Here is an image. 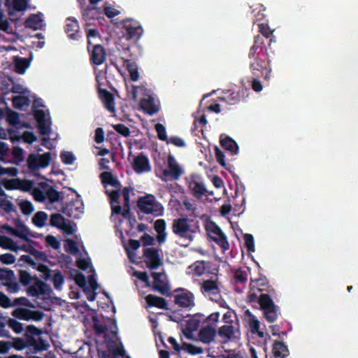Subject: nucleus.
<instances>
[{
	"instance_id": "57",
	"label": "nucleus",
	"mask_w": 358,
	"mask_h": 358,
	"mask_svg": "<svg viewBox=\"0 0 358 358\" xmlns=\"http://www.w3.org/2000/svg\"><path fill=\"white\" fill-rule=\"evenodd\" d=\"M62 162L65 164H73L76 160V157L71 152L63 151L60 154Z\"/></svg>"
},
{
	"instance_id": "36",
	"label": "nucleus",
	"mask_w": 358,
	"mask_h": 358,
	"mask_svg": "<svg viewBox=\"0 0 358 358\" xmlns=\"http://www.w3.org/2000/svg\"><path fill=\"white\" fill-rule=\"evenodd\" d=\"M100 178L104 185H110L115 187H120L121 186L120 181L113 176L111 172L104 171L101 173Z\"/></svg>"
},
{
	"instance_id": "43",
	"label": "nucleus",
	"mask_w": 358,
	"mask_h": 358,
	"mask_svg": "<svg viewBox=\"0 0 358 358\" xmlns=\"http://www.w3.org/2000/svg\"><path fill=\"white\" fill-rule=\"evenodd\" d=\"M47 220L48 214L44 211H38L32 217V222L36 227L42 228L45 225Z\"/></svg>"
},
{
	"instance_id": "30",
	"label": "nucleus",
	"mask_w": 358,
	"mask_h": 358,
	"mask_svg": "<svg viewBox=\"0 0 358 358\" xmlns=\"http://www.w3.org/2000/svg\"><path fill=\"white\" fill-rule=\"evenodd\" d=\"M121 59L123 62V66L129 73L130 79L132 81H137L139 78V73L136 62L130 59H124L123 57H121Z\"/></svg>"
},
{
	"instance_id": "4",
	"label": "nucleus",
	"mask_w": 358,
	"mask_h": 358,
	"mask_svg": "<svg viewBox=\"0 0 358 358\" xmlns=\"http://www.w3.org/2000/svg\"><path fill=\"white\" fill-rule=\"evenodd\" d=\"M137 206L145 214H151L155 217L162 216L164 208L152 194H147L139 197Z\"/></svg>"
},
{
	"instance_id": "31",
	"label": "nucleus",
	"mask_w": 358,
	"mask_h": 358,
	"mask_svg": "<svg viewBox=\"0 0 358 358\" xmlns=\"http://www.w3.org/2000/svg\"><path fill=\"white\" fill-rule=\"evenodd\" d=\"M131 191H133V188L130 187H125L122 189V193L124 199L122 216L124 218H128L130 215V192Z\"/></svg>"
},
{
	"instance_id": "59",
	"label": "nucleus",
	"mask_w": 358,
	"mask_h": 358,
	"mask_svg": "<svg viewBox=\"0 0 358 358\" xmlns=\"http://www.w3.org/2000/svg\"><path fill=\"white\" fill-rule=\"evenodd\" d=\"M245 245L249 252H255V241L254 237L250 234H245L243 236Z\"/></svg>"
},
{
	"instance_id": "51",
	"label": "nucleus",
	"mask_w": 358,
	"mask_h": 358,
	"mask_svg": "<svg viewBox=\"0 0 358 358\" xmlns=\"http://www.w3.org/2000/svg\"><path fill=\"white\" fill-rule=\"evenodd\" d=\"M19 178L2 179L0 181L1 187L3 186L7 190L17 189Z\"/></svg>"
},
{
	"instance_id": "35",
	"label": "nucleus",
	"mask_w": 358,
	"mask_h": 358,
	"mask_svg": "<svg viewBox=\"0 0 358 358\" xmlns=\"http://www.w3.org/2000/svg\"><path fill=\"white\" fill-rule=\"evenodd\" d=\"M101 14V10L95 6H88L83 12V18L85 21L99 19Z\"/></svg>"
},
{
	"instance_id": "38",
	"label": "nucleus",
	"mask_w": 358,
	"mask_h": 358,
	"mask_svg": "<svg viewBox=\"0 0 358 358\" xmlns=\"http://www.w3.org/2000/svg\"><path fill=\"white\" fill-rule=\"evenodd\" d=\"M204 315L201 313H196L191 316V317L187 321L186 327L192 330L196 331L201 322L203 320Z\"/></svg>"
},
{
	"instance_id": "26",
	"label": "nucleus",
	"mask_w": 358,
	"mask_h": 358,
	"mask_svg": "<svg viewBox=\"0 0 358 358\" xmlns=\"http://www.w3.org/2000/svg\"><path fill=\"white\" fill-rule=\"evenodd\" d=\"M145 299L150 307H157L164 310L169 309L166 301L162 297L150 294L145 297Z\"/></svg>"
},
{
	"instance_id": "7",
	"label": "nucleus",
	"mask_w": 358,
	"mask_h": 358,
	"mask_svg": "<svg viewBox=\"0 0 358 358\" xmlns=\"http://www.w3.org/2000/svg\"><path fill=\"white\" fill-rule=\"evenodd\" d=\"M50 162V152H45L43 155L31 153L27 157V165L29 172L34 173L40 169L48 167Z\"/></svg>"
},
{
	"instance_id": "11",
	"label": "nucleus",
	"mask_w": 358,
	"mask_h": 358,
	"mask_svg": "<svg viewBox=\"0 0 358 358\" xmlns=\"http://www.w3.org/2000/svg\"><path fill=\"white\" fill-rule=\"evenodd\" d=\"M127 39H138L143 34V29L140 23L134 20L127 19L123 22Z\"/></svg>"
},
{
	"instance_id": "15",
	"label": "nucleus",
	"mask_w": 358,
	"mask_h": 358,
	"mask_svg": "<svg viewBox=\"0 0 358 358\" xmlns=\"http://www.w3.org/2000/svg\"><path fill=\"white\" fill-rule=\"evenodd\" d=\"M11 315L17 319L29 321L34 320L36 321L41 320L43 317V313L41 311H34L25 308H17L13 310Z\"/></svg>"
},
{
	"instance_id": "53",
	"label": "nucleus",
	"mask_w": 358,
	"mask_h": 358,
	"mask_svg": "<svg viewBox=\"0 0 358 358\" xmlns=\"http://www.w3.org/2000/svg\"><path fill=\"white\" fill-rule=\"evenodd\" d=\"M8 327L17 334H22L24 331V325L14 318H8Z\"/></svg>"
},
{
	"instance_id": "25",
	"label": "nucleus",
	"mask_w": 358,
	"mask_h": 358,
	"mask_svg": "<svg viewBox=\"0 0 358 358\" xmlns=\"http://www.w3.org/2000/svg\"><path fill=\"white\" fill-rule=\"evenodd\" d=\"M188 187L192 191L193 195L196 198H201L207 193L209 195H212L213 192H208L206 189L204 185L197 180H192L189 182Z\"/></svg>"
},
{
	"instance_id": "24",
	"label": "nucleus",
	"mask_w": 358,
	"mask_h": 358,
	"mask_svg": "<svg viewBox=\"0 0 358 358\" xmlns=\"http://www.w3.org/2000/svg\"><path fill=\"white\" fill-rule=\"evenodd\" d=\"M220 143L224 150L231 152V155H235L238 153V145L231 137L222 134L220 136Z\"/></svg>"
},
{
	"instance_id": "33",
	"label": "nucleus",
	"mask_w": 358,
	"mask_h": 358,
	"mask_svg": "<svg viewBox=\"0 0 358 358\" xmlns=\"http://www.w3.org/2000/svg\"><path fill=\"white\" fill-rule=\"evenodd\" d=\"M258 28L259 32L261 34V35L259 36L263 37L264 40L265 38L266 39H268L269 41L268 46L271 45L272 42H275V36L273 34V31L270 29L267 24H258Z\"/></svg>"
},
{
	"instance_id": "23",
	"label": "nucleus",
	"mask_w": 358,
	"mask_h": 358,
	"mask_svg": "<svg viewBox=\"0 0 358 358\" xmlns=\"http://www.w3.org/2000/svg\"><path fill=\"white\" fill-rule=\"evenodd\" d=\"M100 99L102 100L104 107L110 113L115 112L114 95L106 89L98 88Z\"/></svg>"
},
{
	"instance_id": "6",
	"label": "nucleus",
	"mask_w": 358,
	"mask_h": 358,
	"mask_svg": "<svg viewBox=\"0 0 358 358\" xmlns=\"http://www.w3.org/2000/svg\"><path fill=\"white\" fill-rule=\"evenodd\" d=\"M205 229L209 238L217 243L224 251L229 249V243L227 237L220 227L213 221H209L205 224Z\"/></svg>"
},
{
	"instance_id": "19",
	"label": "nucleus",
	"mask_w": 358,
	"mask_h": 358,
	"mask_svg": "<svg viewBox=\"0 0 358 358\" xmlns=\"http://www.w3.org/2000/svg\"><path fill=\"white\" fill-rule=\"evenodd\" d=\"M133 169L137 173H142L150 171V166L148 157L143 152L137 155L133 162Z\"/></svg>"
},
{
	"instance_id": "60",
	"label": "nucleus",
	"mask_w": 358,
	"mask_h": 358,
	"mask_svg": "<svg viewBox=\"0 0 358 358\" xmlns=\"http://www.w3.org/2000/svg\"><path fill=\"white\" fill-rule=\"evenodd\" d=\"M113 127L116 132L121 134L124 137H129L131 134L129 128L124 124H113Z\"/></svg>"
},
{
	"instance_id": "8",
	"label": "nucleus",
	"mask_w": 358,
	"mask_h": 358,
	"mask_svg": "<svg viewBox=\"0 0 358 358\" xmlns=\"http://www.w3.org/2000/svg\"><path fill=\"white\" fill-rule=\"evenodd\" d=\"M87 50L90 53V62L96 66L103 64L106 59V50L101 45H92L90 40H88Z\"/></svg>"
},
{
	"instance_id": "61",
	"label": "nucleus",
	"mask_w": 358,
	"mask_h": 358,
	"mask_svg": "<svg viewBox=\"0 0 358 358\" xmlns=\"http://www.w3.org/2000/svg\"><path fill=\"white\" fill-rule=\"evenodd\" d=\"M226 103L234 105L237 103L240 100L239 94L236 92H231L229 95L220 99Z\"/></svg>"
},
{
	"instance_id": "16",
	"label": "nucleus",
	"mask_w": 358,
	"mask_h": 358,
	"mask_svg": "<svg viewBox=\"0 0 358 358\" xmlns=\"http://www.w3.org/2000/svg\"><path fill=\"white\" fill-rule=\"evenodd\" d=\"M153 278L152 289L155 291L159 292L162 295H170V287L167 282L162 279L164 275L162 273L152 272L151 273Z\"/></svg>"
},
{
	"instance_id": "14",
	"label": "nucleus",
	"mask_w": 358,
	"mask_h": 358,
	"mask_svg": "<svg viewBox=\"0 0 358 358\" xmlns=\"http://www.w3.org/2000/svg\"><path fill=\"white\" fill-rule=\"evenodd\" d=\"M83 203L78 199L69 201L62 207V212L69 217L77 219L83 213Z\"/></svg>"
},
{
	"instance_id": "12",
	"label": "nucleus",
	"mask_w": 358,
	"mask_h": 358,
	"mask_svg": "<svg viewBox=\"0 0 358 358\" xmlns=\"http://www.w3.org/2000/svg\"><path fill=\"white\" fill-rule=\"evenodd\" d=\"M201 291L208 295L212 301H217L221 298L219 287L215 280H203L201 284Z\"/></svg>"
},
{
	"instance_id": "45",
	"label": "nucleus",
	"mask_w": 358,
	"mask_h": 358,
	"mask_svg": "<svg viewBox=\"0 0 358 358\" xmlns=\"http://www.w3.org/2000/svg\"><path fill=\"white\" fill-rule=\"evenodd\" d=\"M13 106L19 110H22L24 106H28L29 100L27 97L24 96H14L12 99Z\"/></svg>"
},
{
	"instance_id": "32",
	"label": "nucleus",
	"mask_w": 358,
	"mask_h": 358,
	"mask_svg": "<svg viewBox=\"0 0 358 358\" xmlns=\"http://www.w3.org/2000/svg\"><path fill=\"white\" fill-rule=\"evenodd\" d=\"M43 20L38 14H31L24 21L26 28L37 30L41 28Z\"/></svg>"
},
{
	"instance_id": "1",
	"label": "nucleus",
	"mask_w": 358,
	"mask_h": 358,
	"mask_svg": "<svg viewBox=\"0 0 358 358\" xmlns=\"http://www.w3.org/2000/svg\"><path fill=\"white\" fill-rule=\"evenodd\" d=\"M250 70L253 76L269 78L271 72V61L267 52V47L263 37L259 34L255 36L253 45L248 53Z\"/></svg>"
},
{
	"instance_id": "39",
	"label": "nucleus",
	"mask_w": 358,
	"mask_h": 358,
	"mask_svg": "<svg viewBox=\"0 0 358 358\" xmlns=\"http://www.w3.org/2000/svg\"><path fill=\"white\" fill-rule=\"evenodd\" d=\"M19 281L24 287H27L36 279V275H31L27 271L20 270L18 271Z\"/></svg>"
},
{
	"instance_id": "2",
	"label": "nucleus",
	"mask_w": 358,
	"mask_h": 358,
	"mask_svg": "<svg viewBox=\"0 0 358 358\" xmlns=\"http://www.w3.org/2000/svg\"><path fill=\"white\" fill-rule=\"evenodd\" d=\"M171 230L176 236L187 241L189 243L194 241L195 234L200 231L199 222L189 219L187 216H181L173 220Z\"/></svg>"
},
{
	"instance_id": "58",
	"label": "nucleus",
	"mask_w": 358,
	"mask_h": 358,
	"mask_svg": "<svg viewBox=\"0 0 358 358\" xmlns=\"http://www.w3.org/2000/svg\"><path fill=\"white\" fill-rule=\"evenodd\" d=\"M155 129L156 132L157 133V137L159 140L164 141H166L168 140L166 128L162 124H156L155 125Z\"/></svg>"
},
{
	"instance_id": "46",
	"label": "nucleus",
	"mask_w": 358,
	"mask_h": 358,
	"mask_svg": "<svg viewBox=\"0 0 358 358\" xmlns=\"http://www.w3.org/2000/svg\"><path fill=\"white\" fill-rule=\"evenodd\" d=\"M64 217L59 213L52 214L50 217V225L57 228H64L66 226Z\"/></svg>"
},
{
	"instance_id": "52",
	"label": "nucleus",
	"mask_w": 358,
	"mask_h": 358,
	"mask_svg": "<svg viewBox=\"0 0 358 358\" xmlns=\"http://www.w3.org/2000/svg\"><path fill=\"white\" fill-rule=\"evenodd\" d=\"M192 268L194 275L201 276L206 272V262L204 261H196L192 264Z\"/></svg>"
},
{
	"instance_id": "62",
	"label": "nucleus",
	"mask_w": 358,
	"mask_h": 358,
	"mask_svg": "<svg viewBox=\"0 0 358 358\" xmlns=\"http://www.w3.org/2000/svg\"><path fill=\"white\" fill-rule=\"evenodd\" d=\"M234 277L236 283L245 284L248 280L246 272L242 271L241 268L236 271Z\"/></svg>"
},
{
	"instance_id": "48",
	"label": "nucleus",
	"mask_w": 358,
	"mask_h": 358,
	"mask_svg": "<svg viewBox=\"0 0 358 358\" xmlns=\"http://www.w3.org/2000/svg\"><path fill=\"white\" fill-rule=\"evenodd\" d=\"M182 348L190 355H200L203 352V349L201 347L196 346L193 344L188 343H182Z\"/></svg>"
},
{
	"instance_id": "34",
	"label": "nucleus",
	"mask_w": 358,
	"mask_h": 358,
	"mask_svg": "<svg viewBox=\"0 0 358 358\" xmlns=\"http://www.w3.org/2000/svg\"><path fill=\"white\" fill-rule=\"evenodd\" d=\"M141 107L144 112L150 115L155 114L159 110L152 99H143L141 101Z\"/></svg>"
},
{
	"instance_id": "10",
	"label": "nucleus",
	"mask_w": 358,
	"mask_h": 358,
	"mask_svg": "<svg viewBox=\"0 0 358 358\" xmlns=\"http://www.w3.org/2000/svg\"><path fill=\"white\" fill-rule=\"evenodd\" d=\"M146 266L152 270L157 269L162 264L159 255V250L155 248H145L143 250Z\"/></svg>"
},
{
	"instance_id": "5",
	"label": "nucleus",
	"mask_w": 358,
	"mask_h": 358,
	"mask_svg": "<svg viewBox=\"0 0 358 358\" xmlns=\"http://www.w3.org/2000/svg\"><path fill=\"white\" fill-rule=\"evenodd\" d=\"M258 303L264 313V317L269 323L275 322L278 317V307L275 304L268 294H261Z\"/></svg>"
},
{
	"instance_id": "55",
	"label": "nucleus",
	"mask_w": 358,
	"mask_h": 358,
	"mask_svg": "<svg viewBox=\"0 0 358 358\" xmlns=\"http://www.w3.org/2000/svg\"><path fill=\"white\" fill-rule=\"evenodd\" d=\"M65 251L71 254H76L79 252L77 243L72 239H67L64 245Z\"/></svg>"
},
{
	"instance_id": "54",
	"label": "nucleus",
	"mask_w": 358,
	"mask_h": 358,
	"mask_svg": "<svg viewBox=\"0 0 358 358\" xmlns=\"http://www.w3.org/2000/svg\"><path fill=\"white\" fill-rule=\"evenodd\" d=\"M22 213L25 215H29L34 211V206L29 201H22L19 203Z\"/></svg>"
},
{
	"instance_id": "21",
	"label": "nucleus",
	"mask_w": 358,
	"mask_h": 358,
	"mask_svg": "<svg viewBox=\"0 0 358 358\" xmlns=\"http://www.w3.org/2000/svg\"><path fill=\"white\" fill-rule=\"evenodd\" d=\"M216 334L217 331L213 327L210 325L203 327L198 333V341L203 344H210L215 340Z\"/></svg>"
},
{
	"instance_id": "27",
	"label": "nucleus",
	"mask_w": 358,
	"mask_h": 358,
	"mask_svg": "<svg viewBox=\"0 0 358 358\" xmlns=\"http://www.w3.org/2000/svg\"><path fill=\"white\" fill-rule=\"evenodd\" d=\"M272 352L275 358H285L289 355L287 346L282 341H275L272 346Z\"/></svg>"
},
{
	"instance_id": "22",
	"label": "nucleus",
	"mask_w": 358,
	"mask_h": 358,
	"mask_svg": "<svg viewBox=\"0 0 358 358\" xmlns=\"http://www.w3.org/2000/svg\"><path fill=\"white\" fill-rule=\"evenodd\" d=\"M250 286L251 289L256 288L258 292H266L269 295L275 293L274 289L268 285V280L265 276L251 280Z\"/></svg>"
},
{
	"instance_id": "47",
	"label": "nucleus",
	"mask_w": 358,
	"mask_h": 358,
	"mask_svg": "<svg viewBox=\"0 0 358 358\" xmlns=\"http://www.w3.org/2000/svg\"><path fill=\"white\" fill-rule=\"evenodd\" d=\"M13 348L17 350H22L27 348L26 338L24 336L23 338H13V341H10V348Z\"/></svg>"
},
{
	"instance_id": "37",
	"label": "nucleus",
	"mask_w": 358,
	"mask_h": 358,
	"mask_svg": "<svg viewBox=\"0 0 358 358\" xmlns=\"http://www.w3.org/2000/svg\"><path fill=\"white\" fill-rule=\"evenodd\" d=\"M19 250H22L26 252L29 253L30 255L35 257L37 259L42 261H45L47 259V256L45 252L37 250L31 245L23 244L20 246Z\"/></svg>"
},
{
	"instance_id": "50",
	"label": "nucleus",
	"mask_w": 358,
	"mask_h": 358,
	"mask_svg": "<svg viewBox=\"0 0 358 358\" xmlns=\"http://www.w3.org/2000/svg\"><path fill=\"white\" fill-rule=\"evenodd\" d=\"M93 329L96 334L101 335L108 331V327L105 324H101L97 317H92Z\"/></svg>"
},
{
	"instance_id": "42",
	"label": "nucleus",
	"mask_w": 358,
	"mask_h": 358,
	"mask_svg": "<svg viewBox=\"0 0 358 358\" xmlns=\"http://www.w3.org/2000/svg\"><path fill=\"white\" fill-rule=\"evenodd\" d=\"M15 68L18 73H24L29 66V61L27 58L16 57L14 59Z\"/></svg>"
},
{
	"instance_id": "56",
	"label": "nucleus",
	"mask_w": 358,
	"mask_h": 358,
	"mask_svg": "<svg viewBox=\"0 0 358 358\" xmlns=\"http://www.w3.org/2000/svg\"><path fill=\"white\" fill-rule=\"evenodd\" d=\"M17 189L23 192H29L34 189V182L30 180L19 179Z\"/></svg>"
},
{
	"instance_id": "20",
	"label": "nucleus",
	"mask_w": 358,
	"mask_h": 358,
	"mask_svg": "<svg viewBox=\"0 0 358 358\" xmlns=\"http://www.w3.org/2000/svg\"><path fill=\"white\" fill-rule=\"evenodd\" d=\"M174 302L181 308L189 309L195 305L194 294L188 291L175 295Z\"/></svg>"
},
{
	"instance_id": "29",
	"label": "nucleus",
	"mask_w": 358,
	"mask_h": 358,
	"mask_svg": "<svg viewBox=\"0 0 358 358\" xmlns=\"http://www.w3.org/2000/svg\"><path fill=\"white\" fill-rule=\"evenodd\" d=\"M247 314L250 315V318L248 320V325L250 329V331L253 334H257L258 337L262 338L264 337V333L259 330L260 328V322L256 318L255 315H253L249 310L245 312Z\"/></svg>"
},
{
	"instance_id": "28",
	"label": "nucleus",
	"mask_w": 358,
	"mask_h": 358,
	"mask_svg": "<svg viewBox=\"0 0 358 358\" xmlns=\"http://www.w3.org/2000/svg\"><path fill=\"white\" fill-rule=\"evenodd\" d=\"M40 186L42 189L45 190V195L50 203H54L60 200V193L53 187L49 186L45 182H41Z\"/></svg>"
},
{
	"instance_id": "9",
	"label": "nucleus",
	"mask_w": 358,
	"mask_h": 358,
	"mask_svg": "<svg viewBox=\"0 0 358 358\" xmlns=\"http://www.w3.org/2000/svg\"><path fill=\"white\" fill-rule=\"evenodd\" d=\"M167 169L162 171V175L164 177L162 180L164 181L171 179L178 180L182 175V171L172 155H169L167 157Z\"/></svg>"
},
{
	"instance_id": "3",
	"label": "nucleus",
	"mask_w": 358,
	"mask_h": 358,
	"mask_svg": "<svg viewBox=\"0 0 358 358\" xmlns=\"http://www.w3.org/2000/svg\"><path fill=\"white\" fill-rule=\"evenodd\" d=\"M43 331L34 325L27 326L24 336L27 339V349L33 354L47 350L50 344L41 337Z\"/></svg>"
},
{
	"instance_id": "64",
	"label": "nucleus",
	"mask_w": 358,
	"mask_h": 358,
	"mask_svg": "<svg viewBox=\"0 0 358 358\" xmlns=\"http://www.w3.org/2000/svg\"><path fill=\"white\" fill-rule=\"evenodd\" d=\"M15 256L11 253H5L0 255V262L6 265H10L15 263Z\"/></svg>"
},
{
	"instance_id": "17",
	"label": "nucleus",
	"mask_w": 358,
	"mask_h": 358,
	"mask_svg": "<svg viewBox=\"0 0 358 358\" xmlns=\"http://www.w3.org/2000/svg\"><path fill=\"white\" fill-rule=\"evenodd\" d=\"M33 282L34 284L27 289V293L29 296L45 295L50 291L49 286L45 282L39 280L38 277Z\"/></svg>"
},
{
	"instance_id": "13",
	"label": "nucleus",
	"mask_w": 358,
	"mask_h": 358,
	"mask_svg": "<svg viewBox=\"0 0 358 358\" xmlns=\"http://www.w3.org/2000/svg\"><path fill=\"white\" fill-rule=\"evenodd\" d=\"M34 119L37 122L39 132L42 135H49L51 131L50 121L46 119L45 111L41 109H35L33 111Z\"/></svg>"
},
{
	"instance_id": "63",
	"label": "nucleus",
	"mask_w": 358,
	"mask_h": 358,
	"mask_svg": "<svg viewBox=\"0 0 358 358\" xmlns=\"http://www.w3.org/2000/svg\"><path fill=\"white\" fill-rule=\"evenodd\" d=\"M7 121L11 125H17L20 123L19 114L15 111L10 110L7 115Z\"/></svg>"
},
{
	"instance_id": "40",
	"label": "nucleus",
	"mask_w": 358,
	"mask_h": 358,
	"mask_svg": "<svg viewBox=\"0 0 358 358\" xmlns=\"http://www.w3.org/2000/svg\"><path fill=\"white\" fill-rule=\"evenodd\" d=\"M1 238V247L3 249L10 250L11 251L17 252L20 246L17 245L15 242L10 237L6 236H0Z\"/></svg>"
},
{
	"instance_id": "49",
	"label": "nucleus",
	"mask_w": 358,
	"mask_h": 358,
	"mask_svg": "<svg viewBox=\"0 0 358 358\" xmlns=\"http://www.w3.org/2000/svg\"><path fill=\"white\" fill-rule=\"evenodd\" d=\"M12 280H15L14 271L8 268H0V280L7 282Z\"/></svg>"
},
{
	"instance_id": "44",
	"label": "nucleus",
	"mask_w": 358,
	"mask_h": 358,
	"mask_svg": "<svg viewBox=\"0 0 358 358\" xmlns=\"http://www.w3.org/2000/svg\"><path fill=\"white\" fill-rule=\"evenodd\" d=\"M218 334L220 337L229 340L234 334V327L228 324L223 325L219 328Z\"/></svg>"
},
{
	"instance_id": "18",
	"label": "nucleus",
	"mask_w": 358,
	"mask_h": 358,
	"mask_svg": "<svg viewBox=\"0 0 358 358\" xmlns=\"http://www.w3.org/2000/svg\"><path fill=\"white\" fill-rule=\"evenodd\" d=\"M65 32L72 40H79L82 35L80 31V27L78 20L74 17H68L66 19Z\"/></svg>"
},
{
	"instance_id": "41",
	"label": "nucleus",
	"mask_w": 358,
	"mask_h": 358,
	"mask_svg": "<svg viewBox=\"0 0 358 358\" xmlns=\"http://www.w3.org/2000/svg\"><path fill=\"white\" fill-rule=\"evenodd\" d=\"M15 230L16 232L14 235L15 236L20 238L27 242H32V241H31L28 237L29 235V228L25 224L19 222L17 224V229H15Z\"/></svg>"
}]
</instances>
